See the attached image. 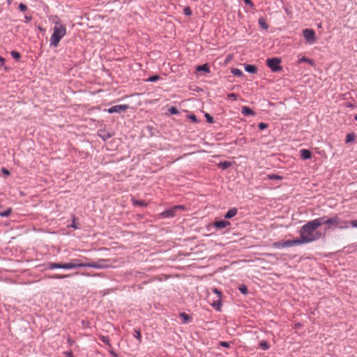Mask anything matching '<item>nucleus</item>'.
<instances>
[{
    "instance_id": "nucleus-32",
    "label": "nucleus",
    "mask_w": 357,
    "mask_h": 357,
    "mask_svg": "<svg viewBox=\"0 0 357 357\" xmlns=\"http://www.w3.org/2000/svg\"><path fill=\"white\" fill-rule=\"evenodd\" d=\"M259 347L263 350H267L269 349V344L266 341L262 340L259 342Z\"/></svg>"
},
{
    "instance_id": "nucleus-9",
    "label": "nucleus",
    "mask_w": 357,
    "mask_h": 357,
    "mask_svg": "<svg viewBox=\"0 0 357 357\" xmlns=\"http://www.w3.org/2000/svg\"><path fill=\"white\" fill-rule=\"evenodd\" d=\"M183 206H177L172 209H167L165 210L162 213V215L165 218H172L175 215V212L177 208H183Z\"/></svg>"
},
{
    "instance_id": "nucleus-45",
    "label": "nucleus",
    "mask_w": 357,
    "mask_h": 357,
    "mask_svg": "<svg viewBox=\"0 0 357 357\" xmlns=\"http://www.w3.org/2000/svg\"><path fill=\"white\" fill-rule=\"evenodd\" d=\"M243 1L246 5L249 6L251 8H255V4L252 3L251 0H243Z\"/></svg>"
},
{
    "instance_id": "nucleus-56",
    "label": "nucleus",
    "mask_w": 357,
    "mask_h": 357,
    "mask_svg": "<svg viewBox=\"0 0 357 357\" xmlns=\"http://www.w3.org/2000/svg\"><path fill=\"white\" fill-rule=\"evenodd\" d=\"M354 119H355L356 121H357V114H356V115H355V116H354Z\"/></svg>"
},
{
    "instance_id": "nucleus-33",
    "label": "nucleus",
    "mask_w": 357,
    "mask_h": 357,
    "mask_svg": "<svg viewBox=\"0 0 357 357\" xmlns=\"http://www.w3.org/2000/svg\"><path fill=\"white\" fill-rule=\"evenodd\" d=\"M10 54H11L12 57L15 60H20V59L21 58L20 53L17 51H15V50L11 51Z\"/></svg>"
},
{
    "instance_id": "nucleus-40",
    "label": "nucleus",
    "mask_w": 357,
    "mask_h": 357,
    "mask_svg": "<svg viewBox=\"0 0 357 357\" xmlns=\"http://www.w3.org/2000/svg\"><path fill=\"white\" fill-rule=\"evenodd\" d=\"M204 116H205V118H206V119L207 122H208V123H213L214 122L213 116H211L209 114L206 113V114H204Z\"/></svg>"
},
{
    "instance_id": "nucleus-5",
    "label": "nucleus",
    "mask_w": 357,
    "mask_h": 357,
    "mask_svg": "<svg viewBox=\"0 0 357 357\" xmlns=\"http://www.w3.org/2000/svg\"><path fill=\"white\" fill-rule=\"evenodd\" d=\"M281 61L282 60L280 58L273 57L266 60V65L273 72L276 73L282 70V69L280 66Z\"/></svg>"
},
{
    "instance_id": "nucleus-52",
    "label": "nucleus",
    "mask_w": 357,
    "mask_h": 357,
    "mask_svg": "<svg viewBox=\"0 0 357 357\" xmlns=\"http://www.w3.org/2000/svg\"><path fill=\"white\" fill-rule=\"evenodd\" d=\"M4 62H5V59L3 57H2L1 56H0V63H1V66H3Z\"/></svg>"
},
{
    "instance_id": "nucleus-38",
    "label": "nucleus",
    "mask_w": 357,
    "mask_h": 357,
    "mask_svg": "<svg viewBox=\"0 0 357 357\" xmlns=\"http://www.w3.org/2000/svg\"><path fill=\"white\" fill-rule=\"evenodd\" d=\"M183 13L186 16H190L192 15V10L189 6H186L183 9Z\"/></svg>"
},
{
    "instance_id": "nucleus-22",
    "label": "nucleus",
    "mask_w": 357,
    "mask_h": 357,
    "mask_svg": "<svg viewBox=\"0 0 357 357\" xmlns=\"http://www.w3.org/2000/svg\"><path fill=\"white\" fill-rule=\"evenodd\" d=\"M258 23L261 29H265V30H267L268 29V25L266 23V21L264 17L259 18Z\"/></svg>"
},
{
    "instance_id": "nucleus-48",
    "label": "nucleus",
    "mask_w": 357,
    "mask_h": 357,
    "mask_svg": "<svg viewBox=\"0 0 357 357\" xmlns=\"http://www.w3.org/2000/svg\"><path fill=\"white\" fill-rule=\"evenodd\" d=\"M188 118L192 120V121L197 123L198 121L196 116L195 114H191L188 116Z\"/></svg>"
},
{
    "instance_id": "nucleus-2",
    "label": "nucleus",
    "mask_w": 357,
    "mask_h": 357,
    "mask_svg": "<svg viewBox=\"0 0 357 357\" xmlns=\"http://www.w3.org/2000/svg\"><path fill=\"white\" fill-rule=\"evenodd\" d=\"M66 34V28L59 22H56L53 28V33L50 38V45L51 47H57L60 40Z\"/></svg>"
},
{
    "instance_id": "nucleus-11",
    "label": "nucleus",
    "mask_w": 357,
    "mask_h": 357,
    "mask_svg": "<svg viewBox=\"0 0 357 357\" xmlns=\"http://www.w3.org/2000/svg\"><path fill=\"white\" fill-rule=\"evenodd\" d=\"M327 218H328V216L324 215V216L314 219L311 221L318 228L319 227L321 226L322 225H326Z\"/></svg>"
},
{
    "instance_id": "nucleus-42",
    "label": "nucleus",
    "mask_w": 357,
    "mask_h": 357,
    "mask_svg": "<svg viewBox=\"0 0 357 357\" xmlns=\"http://www.w3.org/2000/svg\"><path fill=\"white\" fill-rule=\"evenodd\" d=\"M283 245H284V248L292 247L293 246L292 241L291 240L284 241L283 242Z\"/></svg>"
},
{
    "instance_id": "nucleus-10",
    "label": "nucleus",
    "mask_w": 357,
    "mask_h": 357,
    "mask_svg": "<svg viewBox=\"0 0 357 357\" xmlns=\"http://www.w3.org/2000/svg\"><path fill=\"white\" fill-rule=\"evenodd\" d=\"M310 240L311 239L309 238L300 236V238H296V239H293L291 241H292L293 246H295V245H301V244H303V243H309Z\"/></svg>"
},
{
    "instance_id": "nucleus-43",
    "label": "nucleus",
    "mask_w": 357,
    "mask_h": 357,
    "mask_svg": "<svg viewBox=\"0 0 357 357\" xmlns=\"http://www.w3.org/2000/svg\"><path fill=\"white\" fill-rule=\"evenodd\" d=\"M259 130H264L268 128V124L264 122L259 123L258 125Z\"/></svg>"
},
{
    "instance_id": "nucleus-51",
    "label": "nucleus",
    "mask_w": 357,
    "mask_h": 357,
    "mask_svg": "<svg viewBox=\"0 0 357 357\" xmlns=\"http://www.w3.org/2000/svg\"><path fill=\"white\" fill-rule=\"evenodd\" d=\"M67 357H73V354L72 351H67L65 353Z\"/></svg>"
},
{
    "instance_id": "nucleus-4",
    "label": "nucleus",
    "mask_w": 357,
    "mask_h": 357,
    "mask_svg": "<svg viewBox=\"0 0 357 357\" xmlns=\"http://www.w3.org/2000/svg\"><path fill=\"white\" fill-rule=\"evenodd\" d=\"M108 261V259H100L96 262H91V263H80L79 261L77 262V265H79V268L81 267H89V268H93L97 269H103L108 267V265L106 264V262Z\"/></svg>"
},
{
    "instance_id": "nucleus-37",
    "label": "nucleus",
    "mask_w": 357,
    "mask_h": 357,
    "mask_svg": "<svg viewBox=\"0 0 357 357\" xmlns=\"http://www.w3.org/2000/svg\"><path fill=\"white\" fill-rule=\"evenodd\" d=\"M134 336L135 338H137L138 340V341L139 342H141L142 341V336H141V333H140V331L139 329H135V334H134Z\"/></svg>"
},
{
    "instance_id": "nucleus-36",
    "label": "nucleus",
    "mask_w": 357,
    "mask_h": 357,
    "mask_svg": "<svg viewBox=\"0 0 357 357\" xmlns=\"http://www.w3.org/2000/svg\"><path fill=\"white\" fill-rule=\"evenodd\" d=\"M168 111L171 114H179V111L178 110V109L174 106L169 108Z\"/></svg>"
},
{
    "instance_id": "nucleus-26",
    "label": "nucleus",
    "mask_w": 357,
    "mask_h": 357,
    "mask_svg": "<svg viewBox=\"0 0 357 357\" xmlns=\"http://www.w3.org/2000/svg\"><path fill=\"white\" fill-rule=\"evenodd\" d=\"M355 139V134L354 132L349 133L346 136L345 142L350 143L354 142Z\"/></svg>"
},
{
    "instance_id": "nucleus-17",
    "label": "nucleus",
    "mask_w": 357,
    "mask_h": 357,
    "mask_svg": "<svg viewBox=\"0 0 357 357\" xmlns=\"http://www.w3.org/2000/svg\"><path fill=\"white\" fill-rule=\"evenodd\" d=\"M238 212V209L236 208H232L229 209L224 215L225 219H230L234 217Z\"/></svg>"
},
{
    "instance_id": "nucleus-1",
    "label": "nucleus",
    "mask_w": 357,
    "mask_h": 357,
    "mask_svg": "<svg viewBox=\"0 0 357 357\" xmlns=\"http://www.w3.org/2000/svg\"><path fill=\"white\" fill-rule=\"evenodd\" d=\"M317 227L310 220L301 227L300 236L310 238V243L315 241L321 237V233L316 231Z\"/></svg>"
},
{
    "instance_id": "nucleus-7",
    "label": "nucleus",
    "mask_w": 357,
    "mask_h": 357,
    "mask_svg": "<svg viewBox=\"0 0 357 357\" xmlns=\"http://www.w3.org/2000/svg\"><path fill=\"white\" fill-rule=\"evenodd\" d=\"M303 35L306 41L310 44H312L316 41L315 32L313 29H305L303 31Z\"/></svg>"
},
{
    "instance_id": "nucleus-18",
    "label": "nucleus",
    "mask_w": 357,
    "mask_h": 357,
    "mask_svg": "<svg viewBox=\"0 0 357 357\" xmlns=\"http://www.w3.org/2000/svg\"><path fill=\"white\" fill-rule=\"evenodd\" d=\"M196 70L197 72H204V73H209L210 69L208 63H204L203 65H199L196 67Z\"/></svg>"
},
{
    "instance_id": "nucleus-15",
    "label": "nucleus",
    "mask_w": 357,
    "mask_h": 357,
    "mask_svg": "<svg viewBox=\"0 0 357 357\" xmlns=\"http://www.w3.org/2000/svg\"><path fill=\"white\" fill-rule=\"evenodd\" d=\"M213 225L217 229H223L227 226H229L231 225V223L227 220H219V221H215L213 223Z\"/></svg>"
},
{
    "instance_id": "nucleus-41",
    "label": "nucleus",
    "mask_w": 357,
    "mask_h": 357,
    "mask_svg": "<svg viewBox=\"0 0 357 357\" xmlns=\"http://www.w3.org/2000/svg\"><path fill=\"white\" fill-rule=\"evenodd\" d=\"M19 9L22 11V12H25L27 10V6L26 4L23 3H20L19 4V6H18Z\"/></svg>"
},
{
    "instance_id": "nucleus-49",
    "label": "nucleus",
    "mask_w": 357,
    "mask_h": 357,
    "mask_svg": "<svg viewBox=\"0 0 357 357\" xmlns=\"http://www.w3.org/2000/svg\"><path fill=\"white\" fill-rule=\"evenodd\" d=\"M349 225H351L353 227H357V220L349 222Z\"/></svg>"
},
{
    "instance_id": "nucleus-19",
    "label": "nucleus",
    "mask_w": 357,
    "mask_h": 357,
    "mask_svg": "<svg viewBox=\"0 0 357 357\" xmlns=\"http://www.w3.org/2000/svg\"><path fill=\"white\" fill-rule=\"evenodd\" d=\"M245 70L246 72H248L249 73L254 74V73H257V68L255 65L247 64L245 66Z\"/></svg>"
},
{
    "instance_id": "nucleus-12",
    "label": "nucleus",
    "mask_w": 357,
    "mask_h": 357,
    "mask_svg": "<svg viewBox=\"0 0 357 357\" xmlns=\"http://www.w3.org/2000/svg\"><path fill=\"white\" fill-rule=\"evenodd\" d=\"M213 291L218 294V300L217 301H214L213 302V307H216V310H220V306H221V301H220V299H221V292L216 288H214L213 289Z\"/></svg>"
},
{
    "instance_id": "nucleus-23",
    "label": "nucleus",
    "mask_w": 357,
    "mask_h": 357,
    "mask_svg": "<svg viewBox=\"0 0 357 357\" xmlns=\"http://www.w3.org/2000/svg\"><path fill=\"white\" fill-rule=\"evenodd\" d=\"M179 316H180V317H181L183 319V322L184 324L188 323L192 319V317L190 316H189L188 314H186L185 312H181L179 314Z\"/></svg>"
},
{
    "instance_id": "nucleus-57",
    "label": "nucleus",
    "mask_w": 357,
    "mask_h": 357,
    "mask_svg": "<svg viewBox=\"0 0 357 357\" xmlns=\"http://www.w3.org/2000/svg\"><path fill=\"white\" fill-rule=\"evenodd\" d=\"M4 69H5L6 70H8V68H7L6 66H4Z\"/></svg>"
},
{
    "instance_id": "nucleus-13",
    "label": "nucleus",
    "mask_w": 357,
    "mask_h": 357,
    "mask_svg": "<svg viewBox=\"0 0 357 357\" xmlns=\"http://www.w3.org/2000/svg\"><path fill=\"white\" fill-rule=\"evenodd\" d=\"M300 156L303 160H308L312 158V153L308 149H301L300 151Z\"/></svg>"
},
{
    "instance_id": "nucleus-21",
    "label": "nucleus",
    "mask_w": 357,
    "mask_h": 357,
    "mask_svg": "<svg viewBox=\"0 0 357 357\" xmlns=\"http://www.w3.org/2000/svg\"><path fill=\"white\" fill-rule=\"evenodd\" d=\"M231 165V162L229 161H226V160L220 162L218 164V167L221 168L222 169H227Z\"/></svg>"
},
{
    "instance_id": "nucleus-35",
    "label": "nucleus",
    "mask_w": 357,
    "mask_h": 357,
    "mask_svg": "<svg viewBox=\"0 0 357 357\" xmlns=\"http://www.w3.org/2000/svg\"><path fill=\"white\" fill-rule=\"evenodd\" d=\"M160 78V77L159 75H155L149 77L146 81L149 82H154L158 81Z\"/></svg>"
},
{
    "instance_id": "nucleus-27",
    "label": "nucleus",
    "mask_w": 357,
    "mask_h": 357,
    "mask_svg": "<svg viewBox=\"0 0 357 357\" xmlns=\"http://www.w3.org/2000/svg\"><path fill=\"white\" fill-rule=\"evenodd\" d=\"M326 225L328 227L326 228V230L331 229V227H334V222L333 216L327 218Z\"/></svg>"
},
{
    "instance_id": "nucleus-58",
    "label": "nucleus",
    "mask_w": 357,
    "mask_h": 357,
    "mask_svg": "<svg viewBox=\"0 0 357 357\" xmlns=\"http://www.w3.org/2000/svg\"><path fill=\"white\" fill-rule=\"evenodd\" d=\"M194 1H199V0H193Z\"/></svg>"
},
{
    "instance_id": "nucleus-30",
    "label": "nucleus",
    "mask_w": 357,
    "mask_h": 357,
    "mask_svg": "<svg viewBox=\"0 0 357 357\" xmlns=\"http://www.w3.org/2000/svg\"><path fill=\"white\" fill-rule=\"evenodd\" d=\"M100 340H101V342H102L103 343L106 344L109 347H112V345H111V344L109 342V337L100 335Z\"/></svg>"
},
{
    "instance_id": "nucleus-44",
    "label": "nucleus",
    "mask_w": 357,
    "mask_h": 357,
    "mask_svg": "<svg viewBox=\"0 0 357 357\" xmlns=\"http://www.w3.org/2000/svg\"><path fill=\"white\" fill-rule=\"evenodd\" d=\"M69 227H72L73 229H75L79 228L78 225L75 223V215H73V222H72V224Z\"/></svg>"
},
{
    "instance_id": "nucleus-29",
    "label": "nucleus",
    "mask_w": 357,
    "mask_h": 357,
    "mask_svg": "<svg viewBox=\"0 0 357 357\" xmlns=\"http://www.w3.org/2000/svg\"><path fill=\"white\" fill-rule=\"evenodd\" d=\"M12 208H8L6 211H0L1 217H8L12 213Z\"/></svg>"
},
{
    "instance_id": "nucleus-39",
    "label": "nucleus",
    "mask_w": 357,
    "mask_h": 357,
    "mask_svg": "<svg viewBox=\"0 0 357 357\" xmlns=\"http://www.w3.org/2000/svg\"><path fill=\"white\" fill-rule=\"evenodd\" d=\"M268 178L271 180H280L282 179V177L280 176H278L277 174H269L268 175Z\"/></svg>"
},
{
    "instance_id": "nucleus-34",
    "label": "nucleus",
    "mask_w": 357,
    "mask_h": 357,
    "mask_svg": "<svg viewBox=\"0 0 357 357\" xmlns=\"http://www.w3.org/2000/svg\"><path fill=\"white\" fill-rule=\"evenodd\" d=\"M283 242H284V241L274 242L272 245L275 248H278V249L283 248H284V245H283Z\"/></svg>"
},
{
    "instance_id": "nucleus-25",
    "label": "nucleus",
    "mask_w": 357,
    "mask_h": 357,
    "mask_svg": "<svg viewBox=\"0 0 357 357\" xmlns=\"http://www.w3.org/2000/svg\"><path fill=\"white\" fill-rule=\"evenodd\" d=\"M132 204L134 206H138L143 207V206H146L147 205V204L143 200L132 199Z\"/></svg>"
},
{
    "instance_id": "nucleus-14",
    "label": "nucleus",
    "mask_w": 357,
    "mask_h": 357,
    "mask_svg": "<svg viewBox=\"0 0 357 357\" xmlns=\"http://www.w3.org/2000/svg\"><path fill=\"white\" fill-rule=\"evenodd\" d=\"M98 136L103 140L106 141L113 136V133L107 132L106 130H100L98 131Z\"/></svg>"
},
{
    "instance_id": "nucleus-16",
    "label": "nucleus",
    "mask_w": 357,
    "mask_h": 357,
    "mask_svg": "<svg viewBox=\"0 0 357 357\" xmlns=\"http://www.w3.org/2000/svg\"><path fill=\"white\" fill-rule=\"evenodd\" d=\"M241 114L244 116H254L255 114V112L247 106H243L241 109Z\"/></svg>"
},
{
    "instance_id": "nucleus-53",
    "label": "nucleus",
    "mask_w": 357,
    "mask_h": 357,
    "mask_svg": "<svg viewBox=\"0 0 357 357\" xmlns=\"http://www.w3.org/2000/svg\"><path fill=\"white\" fill-rule=\"evenodd\" d=\"M109 352L114 357H119L118 355L114 351H110Z\"/></svg>"
},
{
    "instance_id": "nucleus-20",
    "label": "nucleus",
    "mask_w": 357,
    "mask_h": 357,
    "mask_svg": "<svg viewBox=\"0 0 357 357\" xmlns=\"http://www.w3.org/2000/svg\"><path fill=\"white\" fill-rule=\"evenodd\" d=\"M70 276H71V275H70V274H68V275L54 274V275H45V277L49 279H63V278H68Z\"/></svg>"
},
{
    "instance_id": "nucleus-55",
    "label": "nucleus",
    "mask_w": 357,
    "mask_h": 357,
    "mask_svg": "<svg viewBox=\"0 0 357 357\" xmlns=\"http://www.w3.org/2000/svg\"><path fill=\"white\" fill-rule=\"evenodd\" d=\"M346 106H347V107H354V106H353V105H352L351 103H350V102H347V103L346 104Z\"/></svg>"
},
{
    "instance_id": "nucleus-31",
    "label": "nucleus",
    "mask_w": 357,
    "mask_h": 357,
    "mask_svg": "<svg viewBox=\"0 0 357 357\" xmlns=\"http://www.w3.org/2000/svg\"><path fill=\"white\" fill-rule=\"evenodd\" d=\"M238 290L243 295H246L248 293V288H247V287L245 284L240 285L238 287Z\"/></svg>"
},
{
    "instance_id": "nucleus-6",
    "label": "nucleus",
    "mask_w": 357,
    "mask_h": 357,
    "mask_svg": "<svg viewBox=\"0 0 357 357\" xmlns=\"http://www.w3.org/2000/svg\"><path fill=\"white\" fill-rule=\"evenodd\" d=\"M333 218L334 222V228H338L340 229L349 228V222L342 220L337 215H334Z\"/></svg>"
},
{
    "instance_id": "nucleus-28",
    "label": "nucleus",
    "mask_w": 357,
    "mask_h": 357,
    "mask_svg": "<svg viewBox=\"0 0 357 357\" xmlns=\"http://www.w3.org/2000/svg\"><path fill=\"white\" fill-rule=\"evenodd\" d=\"M231 72L234 75L237 76V77H241V76L243 75V72L238 68H231Z\"/></svg>"
},
{
    "instance_id": "nucleus-50",
    "label": "nucleus",
    "mask_w": 357,
    "mask_h": 357,
    "mask_svg": "<svg viewBox=\"0 0 357 357\" xmlns=\"http://www.w3.org/2000/svg\"><path fill=\"white\" fill-rule=\"evenodd\" d=\"M228 97L232 98L235 100V99H236L237 96L235 93H229V94H228Z\"/></svg>"
},
{
    "instance_id": "nucleus-46",
    "label": "nucleus",
    "mask_w": 357,
    "mask_h": 357,
    "mask_svg": "<svg viewBox=\"0 0 357 357\" xmlns=\"http://www.w3.org/2000/svg\"><path fill=\"white\" fill-rule=\"evenodd\" d=\"M230 344H231V342H219V344L221 347H226V348H229L230 347Z\"/></svg>"
},
{
    "instance_id": "nucleus-8",
    "label": "nucleus",
    "mask_w": 357,
    "mask_h": 357,
    "mask_svg": "<svg viewBox=\"0 0 357 357\" xmlns=\"http://www.w3.org/2000/svg\"><path fill=\"white\" fill-rule=\"evenodd\" d=\"M128 108V105H116L107 109V112L109 114L121 113L122 112L126 111Z\"/></svg>"
},
{
    "instance_id": "nucleus-24",
    "label": "nucleus",
    "mask_w": 357,
    "mask_h": 357,
    "mask_svg": "<svg viewBox=\"0 0 357 357\" xmlns=\"http://www.w3.org/2000/svg\"><path fill=\"white\" fill-rule=\"evenodd\" d=\"M303 62L308 63L311 66H314V60H312L311 59H309V58H307L305 56H303V57H301V59H298V63H303Z\"/></svg>"
},
{
    "instance_id": "nucleus-3",
    "label": "nucleus",
    "mask_w": 357,
    "mask_h": 357,
    "mask_svg": "<svg viewBox=\"0 0 357 357\" xmlns=\"http://www.w3.org/2000/svg\"><path fill=\"white\" fill-rule=\"evenodd\" d=\"M79 261V259H72L70 262L63 263V262H49L44 265V270H52L55 268H62V269H73L79 268V265H77V262Z\"/></svg>"
},
{
    "instance_id": "nucleus-47",
    "label": "nucleus",
    "mask_w": 357,
    "mask_h": 357,
    "mask_svg": "<svg viewBox=\"0 0 357 357\" xmlns=\"http://www.w3.org/2000/svg\"><path fill=\"white\" fill-rule=\"evenodd\" d=\"M1 172L6 175V176H9L10 174V172L8 169H7L5 167H2L1 169Z\"/></svg>"
},
{
    "instance_id": "nucleus-54",
    "label": "nucleus",
    "mask_w": 357,
    "mask_h": 357,
    "mask_svg": "<svg viewBox=\"0 0 357 357\" xmlns=\"http://www.w3.org/2000/svg\"><path fill=\"white\" fill-rule=\"evenodd\" d=\"M73 342H74V341H73L71 338H70V337H68V342L70 344H72L73 343Z\"/></svg>"
}]
</instances>
